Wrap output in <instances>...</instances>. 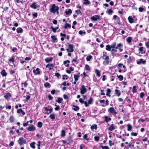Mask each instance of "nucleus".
<instances>
[{
    "mask_svg": "<svg viewBox=\"0 0 149 149\" xmlns=\"http://www.w3.org/2000/svg\"><path fill=\"white\" fill-rule=\"evenodd\" d=\"M59 9V8L58 6L54 4H52L50 7L49 11L51 13L53 14H55L56 13L57 15H58L59 14V12L58 11Z\"/></svg>",
    "mask_w": 149,
    "mask_h": 149,
    "instance_id": "f257e3e1",
    "label": "nucleus"
},
{
    "mask_svg": "<svg viewBox=\"0 0 149 149\" xmlns=\"http://www.w3.org/2000/svg\"><path fill=\"white\" fill-rule=\"evenodd\" d=\"M18 142L20 146H22L26 143V141L25 139L21 137L19 139Z\"/></svg>",
    "mask_w": 149,
    "mask_h": 149,
    "instance_id": "f03ea898",
    "label": "nucleus"
},
{
    "mask_svg": "<svg viewBox=\"0 0 149 149\" xmlns=\"http://www.w3.org/2000/svg\"><path fill=\"white\" fill-rule=\"evenodd\" d=\"M80 93L81 94H83L87 92V90L84 85H82L80 88Z\"/></svg>",
    "mask_w": 149,
    "mask_h": 149,
    "instance_id": "7ed1b4c3",
    "label": "nucleus"
},
{
    "mask_svg": "<svg viewBox=\"0 0 149 149\" xmlns=\"http://www.w3.org/2000/svg\"><path fill=\"white\" fill-rule=\"evenodd\" d=\"M27 129L29 131H33L36 130V128L33 125H32L30 127H27Z\"/></svg>",
    "mask_w": 149,
    "mask_h": 149,
    "instance_id": "20e7f679",
    "label": "nucleus"
},
{
    "mask_svg": "<svg viewBox=\"0 0 149 149\" xmlns=\"http://www.w3.org/2000/svg\"><path fill=\"white\" fill-rule=\"evenodd\" d=\"M108 111L109 112L112 113L116 114L117 113L116 110L112 107H110L108 110Z\"/></svg>",
    "mask_w": 149,
    "mask_h": 149,
    "instance_id": "39448f33",
    "label": "nucleus"
},
{
    "mask_svg": "<svg viewBox=\"0 0 149 149\" xmlns=\"http://www.w3.org/2000/svg\"><path fill=\"white\" fill-rule=\"evenodd\" d=\"M73 47L72 45L71 44H69L68 45V48L66 50L68 52H72L73 51L74 49H73Z\"/></svg>",
    "mask_w": 149,
    "mask_h": 149,
    "instance_id": "423d86ee",
    "label": "nucleus"
},
{
    "mask_svg": "<svg viewBox=\"0 0 149 149\" xmlns=\"http://www.w3.org/2000/svg\"><path fill=\"white\" fill-rule=\"evenodd\" d=\"M91 19L93 21H97L100 19V17L99 15H95L91 17Z\"/></svg>",
    "mask_w": 149,
    "mask_h": 149,
    "instance_id": "0eeeda50",
    "label": "nucleus"
},
{
    "mask_svg": "<svg viewBox=\"0 0 149 149\" xmlns=\"http://www.w3.org/2000/svg\"><path fill=\"white\" fill-rule=\"evenodd\" d=\"M146 61L144 60L143 59L141 58L137 61L136 62L138 64H144Z\"/></svg>",
    "mask_w": 149,
    "mask_h": 149,
    "instance_id": "6e6552de",
    "label": "nucleus"
},
{
    "mask_svg": "<svg viewBox=\"0 0 149 149\" xmlns=\"http://www.w3.org/2000/svg\"><path fill=\"white\" fill-rule=\"evenodd\" d=\"M33 72L36 75L39 74H40V69L38 68H37L36 70H33Z\"/></svg>",
    "mask_w": 149,
    "mask_h": 149,
    "instance_id": "1a4fd4ad",
    "label": "nucleus"
},
{
    "mask_svg": "<svg viewBox=\"0 0 149 149\" xmlns=\"http://www.w3.org/2000/svg\"><path fill=\"white\" fill-rule=\"evenodd\" d=\"M30 7L34 9H36L38 7H39L38 5L36 4L35 2L33 3L32 4L30 5Z\"/></svg>",
    "mask_w": 149,
    "mask_h": 149,
    "instance_id": "9d476101",
    "label": "nucleus"
},
{
    "mask_svg": "<svg viewBox=\"0 0 149 149\" xmlns=\"http://www.w3.org/2000/svg\"><path fill=\"white\" fill-rule=\"evenodd\" d=\"M128 20L129 22L131 24L132 23L134 22V19L131 16H130L128 17Z\"/></svg>",
    "mask_w": 149,
    "mask_h": 149,
    "instance_id": "9b49d317",
    "label": "nucleus"
},
{
    "mask_svg": "<svg viewBox=\"0 0 149 149\" xmlns=\"http://www.w3.org/2000/svg\"><path fill=\"white\" fill-rule=\"evenodd\" d=\"M121 46V43H119L116 46L115 48L116 49H118L120 50V52H121L123 51V49H121L120 47Z\"/></svg>",
    "mask_w": 149,
    "mask_h": 149,
    "instance_id": "f8f14e48",
    "label": "nucleus"
},
{
    "mask_svg": "<svg viewBox=\"0 0 149 149\" xmlns=\"http://www.w3.org/2000/svg\"><path fill=\"white\" fill-rule=\"evenodd\" d=\"M17 112L18 113H21L23 115H24L25 114V112L23 111L22 109H20L17 110Z\"/></svg>",
    "mask_w": 149,
    "mask_h": 149,
    "instance_id": "ddd939ff",
    "label": "nucleus"
},
{
    "mask_svg": "<svg viewBox=\"0 0 149 149\" xmlns=\"http://www.w3.org/2000/svg\"><path fill=\"white\" fill-rule=\"evenodd\" d=\"M1 74L3 76H6L7 75V73L5 70H3L1 72Z\"/></svg>",
    "mask_w": 149,
    "mask_h": 149,
    "instance_id": "4468645a",
    "label": "nucleus"
},
{
    "mask_svg": "<svg viewBox=\"0 0 149 149\" xmlns=\"http://www.w3.org/2000/svg\"><path fill=\"white\" fill-rule=\"evenodd\" d=\"M53 58L51 57L50 58H47L45 59V61L46 63H48L52 61Z\"/></svg>",
    "mask_w": 149,
    "mask_h": 149,
    "instance_id": "2eb2a0df",
    "label": "nucleus"
},
{
    "mask_svg": "<svg viewBox=\"0 0 149 149\" xmlns=\"http://www.w3.org/2000/svg\"><path fill=\"white\" fill-rule=\"evenodd\" d=\"M35 144L36 143L34 142H33L31 143L30 144L31 147L33 149H34L36 147L35 146Z\"/></svg>",
    "mask_w": 149,
    "mask_h": 149,
    "instance_id": "dca6fc26",
    "label": "nucleus"
},
{
    "mask_svg": "<svg viewBox=\"0 0 149 149\" xmlns=\"http://www.w3.org/2000/svg\"><path fill=\"white\" fill-rule=\"evenodd\" d=\"M111 90H110L109 88L108 89L107 91V93H106V95L107 96L110 97L111 96L110 94L111 93Z\"/></svg>",
    "mask_w": 149,
    "mask_h": 149,
    "instance_id": "f3484780",
    "label": "nucleus"
},
{
    "mask_svg": "<svg viewBox=\"0 0 149 149\" xmlns=\"http://www.w3.org/2000/svg\"><path fill=\"white\" fill-rule=\"evenodd\" d=\"M22 31L23 30L21 28L19 27L17 28V33H21L22 32Z\"/></svg>",
    "mask_w": 149,
    "mask_h": 149,
    "instance_id": "a211bd4d",
    "label": "nucleus"
},
{
    "mask_svg": "<svg viewBox=\"0 0 149 149\" xmlns=\"http://www.w3.org/2000/svg\"><path fill=\"white\" fill-rule=\"evenodd\" d=\"M11 96V94L10 93H7L4 96V97L6 99H7L9 97H10Z\"/></svg>",
    "mask_w": 149,
    "mask_h": 149,
    "instance_id": "6ab92c4d",
    "label": "nucleus"
},
{
    "mask_svg": "<svg viewBox=\"0 0 149 149\" xmlns=\"http://www.w3.org/2000/svg\"><path fill=\"white\" fill-rule=\"evenodd\" d=\"M73 107H74V108L73 109V110L74 111H77L79 109V108L78 106L74 105Z\"/></svg>",
    "mask_w": 149,
    "mask_h": 149,
    "instance_id": "aec40b11",
    "label": "nucleus"
},
{
    "mask_svg": "<svg viewBox=\"0 0 149 149\" xmlns=\"http://www.w3.org/2000/svg\"><path fill=\"white\" fill-rule=\"evenodd\" d=\"M109 60H105V61H104L103 62V64L105 65H107L108 64H109Z\"/></svg>",
    "mask_w": 149,
    "mask_h": 149,
    "instance_id": "412c9836",
    "label": "nucleus"
},
{
    "mask_svg": "<svg viewBox=\"0 0 149 149\" xmlns=\"http://www.w3.org/2000/svg\"><path fill=\"white\" fill-rule=\"evenodd\" d=\"M102 58L103 59L105 60H107L109 59V57L108 56L104 54H103Z\"/></svg>",
    "mask_w": 149,
    "mask_h": 149,
    "instance_id": "4be33fe9",
    "label": "nucleus"
},
{
    "mask_svg": "<svg viewBox=\"0 0 149 149\" xmlns=\"http://www.w3.org/2000/svg\"><path fill=\"white\" fill-rule=\"evenodd\" d=\"M79 77V75H76L75 74L74 75V77L75 81H77L78 80V78Z\"/></svg>",
    "mask_w": 149,
    "mask_h": 149,
    "instance_id": "5701e85b",
    "label": "nucleus"
},
{
    "mask_svg": "<svg viewBox=\"0 0 149 149\" xmlns=\"http://www.w3.org/2000/svg\"><path fill=\"white\" fill-rule=\"evenodd\" d=\"M114 129L115 128L113 124H111L109 128V130L110 131H112L114 130Z\"/></svg>",
    "mask_w": 149,
    "mask_h": 149,
    "instance_id": "b1692460",
    "label": "nucleus"
},
{
    "mask_svg": "<svg viewBox=\"0 0 149 149\" xmlns=\"http://www.w3.org/2000/svg\"><path fill=\"white\" fill-rule=\"evenodd\" d=\"M42 123L41 122H38L37 123V126L38 127L41 128L42 127Z\"/></svg>",
    "mask_w": 149,
    "mask_h": 149,
    "instance_id": "393cba45",
    "label": "nucleus"
},
{
    "mask_svg": "<svg viewBox=\"0 0 149 149\" xmlns=\"http://www.w3.org/2000/svg\"><path fill=\"white\" fill-rule=\"evenodd\" d=\"M95 72L96 73L98 77H100L101 74H100V72L98 69H96L95 70Z\"/></svg>",
    "mask_w": 149,
    "mask_h": 149,
    "instance_id": "a878e982",
    "label": "nucleus"
},
{
    "mask_svg": "<svg viewBox=\"0 0 149 149\" xmlns=\"http://www.w3.org/2000/svg\"><path fill=\"white\" fill-rule=\"evenodd\" d=\"M115 92L116 94H117V95L118 97L120 95V92L118 90L116 89L115 90Z\"/></svg>",
    "mask_w": 149,
    "mask_h": 149,
    "instance_id": "bb28decb",
    "label": "nucleus"
},
{
    "mask_svg": "<svg viewBox=\"0 0 149 149\" xmlns=\"http://www.w3.org/2000/svg\"><path fill=\"white\" fill-rule=\"evenodd\" d=\"M71 25L70 24H69L68 23H66L65 24V25L64 26V28L65 29H66L68 27H69V28H70L71 27Z\"/></svg>",
    "mask_w": 149,
    "mask_h": 149,
    "instance_id": "cd10ccee",
    "label": "nucleus"
},
{
    "mask_svg": "<svg viewBox=\"0 0 149 149\" xmlns=\"http://www.w3.org/2000/svg\"><path fill=\"white\" fill-rule=\"evenodd\" d=\"M111 47L109 45H108L106 46V49L110 51L111 50Z\"/></svg>",
    "mask_w": 149,
    "mask_h": 149,
    "instance_id": "c85d7f7f",
    "label": "nucleus"
},
{
    "mask_svg": "<svg viewBox=\"0 0 149 149\" xmlns=\"http://www.w3.org/2000/svg\"><path fill=\"white\" fill-rule=\"evenodd\" d=\"M65 12L66 14L68 15L69 14V13L71 14L72 13V11L71 9H69L68 11H66Z\"/></svg>",
    "mask_w": 149,
    "mask_h": 149,
    "instance_id": "c756f323",
    "label": "nucleus"
},
{
    "mask_svg": "<svg viewBox=\"0 0 149 149\" xmlns=\"http://www.w3.org/2000/svg\"><path fill=\"white\" fill-rule=\"evenodd\" d=\"M84 2L83 4L85 5L88 4L90 3V2L88 0H84Z\"/></svg>",
    "mask_w": 149,
    "mask_h": 149,
    "instance_id": "7c9ffc66",
    "label": "nucleus"
},
{
    "mask_svg": "<svg viewBox=\"0 0 149 149\" xmlns=\"http://www.w3.org/2000/svg\"><path fill=\"white\" fill-rule=\"evenodd\" d=\"M118 77L120 81H122L123 80V77L122 75H117V76Z\"/></svg>",
    "mask_w": 149,
    "mask_h": 149,
    "instance_id": "2f4dec72",
    "label": "nucleus"
},
{
    "mask_svg": "<svg viewBox=\"0 0 149 149\" xmlns=\"http://www.w3.org/2000/svg\"><path fill=\"white\" fill-rule=\"evenodd\" d=\"M49 117L52 119L54 120L55 118V116L54 114H52L49 116Z\"/></svg>",
    "mask_w": 149,
    "mask_h": 149,
    "instance_id": "473e14b6",
    "label": "nucleus"
},
{
    "mask_svg": "<svg viewBox=\"0 0 149 149\" xmlns=\"http://www.w3.org/2000/svg\"><path fill=\"white\" fill-rule=\"evenodd\" d=\"M97 125H94L91 126V129H97Z\"/></svg>",
    "mask_w": 149,
    "mask_h": 149,
    "instance_id": "72a5a7b5",
    "label": "nucleus"
},
{
    "mask_svg": "<svg viewBox=\"0 0 149 149\" xmlns=\"http://www.w3.org/2000/svg\"><path fill=\"white\" fill-rule=\"evenodd\" d=\"M65 131L64 130H62L61 131V136L63 137L65 136Z\"/></svg>",
    "mask_w": 149,
    "mask_h": 149,
    "instance_id": "f704fd0d",
    "label": "nucleus"
},
{
    "mask_svg": "<svg viewBox=\"0 0 149 149\" xmlns=\"http://www.w3.org/2000/svg\"><path fill=\"white\" fill-rule=\"evenodd\" d=\"M126 40L128 43H130L131 42L132 38L129 37L127 38Z\"/></svg>",
    "mask_w": 149,
    "mask_h": 149,
    "instance_id": "c9c22d12",
    "label": "nucleus"
},
{
    "mask_svg": "<svg viewBox=\"0 0 149 149\" xmlns=\"http://www.w3.org/2000/svg\"><path fill=\"white\" fill-rule=\"evenodd\" d=\"M83 138L87 141H88L89 140V139L88 138V136L87 134H85L83 136Z\"/></svg>",
    "mask_w": 149,
    "mask_h": 149,
    "instance_id": "e433bc0d",
    "label": "nucleus"
},
{
    "mask_svg": "<svg viewBox=\"0 0 149 149\" xmlns=\"http://www.w3.org/2000/svg\"><path fill=\"white\" fill-rule=\"evenodd\" d=\"M136 87L135 86H133L132 88V92L133 93H135L136 92Z\"/></svg>",
    "mask_w": 149,
    "mask_h": 149,
    "instance_id": "4c0bfd02",
    "label": "nucleus"
},
{
    "mask_svg": "<svg viewBox=\"0 0 149 149\" xmlns=\"http://www.w3.org/2000/svg\"><path fill=\"white\" fill-rule=\"evenodd\" d=\"M92 58V56H87L86 58V60L87 61H89Z\"/></svg>",
    "mask_w": 149,
    "mask_h": 149,
    "instance_id": "58836bf2",
    "label": "nucleus"
},
{
    "mask_svg": "<svg viewBox=\"0 0 149 149\" xmlns=\"http://www.w3.org/2000/svg\"><path fill=\"white\" fill-rule=\"evenodd\" d=\"M127 130L128 131H130L131 130L132 127L131 125L129 124H128L127 125Z\"/></svg>",
    "mask_w": 149,
    "mask_h": 149,
    "instance_id": "ea45409f",
    "label": "nucleus"
},
{
    "mask_svg": "<svg viewBox=\"0 0 149 149\" xmlns=\"http://www.w3.org/2000/svg\"><path fill=\"white\" fill-rule=\"evenodd\" d=\"M63 100L62 98H58V100H56V102H58L59 103H60Z\"/></svg>",
    "mask_w": 149,
    "mask_h": 149,
    "instance_id": "a19ab883",
    "label": "nucleus"
},
{
    "mask_svg": "<svg viewBox=\"0 0 149 149\" xmlns=\"http://www.w3.org/2000/svg\"><path fill=\"white\" fill-rule=\"evenodd\" d=\"M85 68L86 70H90L89 68V66L88 65H85Z\"/></svg>",
    "mask_w": 149,
    "mask_h": 149,
    "instance_id": "79ce46f5",
    "label": "nucleus"
},
{
    "mask_svg": "<svg viewBox=\"0 0 149 149\" xmlns=\"http://www.w3.org/2000/svg\"><path fill=\"white\" fill-rule=\"evenodd\" d=\"M105 120L106 121L108 122L111 120V119L110 118H108L107 116L105 117Z\"/></svg>",
    "mask_w": 149,
    "mask_h": 149,
    "instance_id": "37998d69",
    "label": "nucleus"
},
{
    "mask_svg": "<svg viewBox=\"0 0 149 149\" xmlns=\"http://www.w3.org/2000/svg\"><path fill=\"white\" fill-rule=\"evenodd\" d=\"M52 39L54 41H56L57 40V38L55 36H52L51 37Z\"/></svg>",
    "mask_w": 149,
    "mask_h": 149,
    "instance_id": "c03bdc74",
    "label": "nucleus"
},
{
    "mask_svg": "<svg viewBox=\"0 0 149 149\" xmlns=\"http://www.w3.org/2000/svg\"><path fill=\"white\" fill-rule=\"evenodd\" d=\"M93 100V99L91 97H90L89 99L88 100V103L89 104H91V102H92Z\"/></svg>",
    "mask_w": 149,
    "mask_h": 149,
    "instance_id": "a18cd8bd",
    "label": "nucleus"
},
{
    "mask_svg": "<svg viewBox=\"0 0 149 149\" xmlns=\"http://www.w3.org/2000/svg\"><path fill=\"white\" fill-rule=\"evenodd\" d=\"M116 45V44L115 43H113V44H112L110 46V47H111V48H115Z\"/></svg>",
    "mask_w": 149,
    "mask_h": 149,
    "instance_id": "49530a36",
    "label": "nucleus"
},
{
    "mask_svg": "<svg viewBox=\"0 0 149 149\" xmlns=\"http://www.w3.org/2000/svg\"><path fill=\"white\" fill-rule=\"evenodd\" d=\"M102 148L103 149H109V147L107 146H101Z\"/></svg>",
    "mask_w": 149,
    "mask_h": 149,
    "instance_id": "de8ad7c7",
    "label": "nucleus"
},
{
    "mask_svg": "<svg viewBox=\"0 0 149 149\" xmlns=\"http://www.w3.org/2000/svg\"><path fill=\"white\" fill-rule=\"evenodd\" d=\"M111 52L112 54H113L115 53V52H117V50L114 49H113L111 51Z\"/></svg>",
    "mask_w": 149,
    "mask_h": 149,
    "instance_id": "09e8293b",
    "label": "nucleus"
},
{
    "mask_svg": "<svg viewBox=\"0 0 149 149\" xmlns=\"http://www.w3.org/2000/svg\"><path fill=\"white\" fill-rule=\"evenodd\" d=\"M144 96V93L142 92L140 93V98H142Z\"/></svg>",
    "mask_w": 149,
    "mask_h": 149,
    "instance_id": "8fccbe9b",
    "label": "nucleus"
},
{
    "mask_svg": "<svg viewBox=\"0 0 149 149\" xmlns=\"http://www.w3.org/2000/svg\"><path fill=\"white\" fill-rule=\"evenodd\" d=\"M75 12L77 14H79L81 13V11L79 10H76Z\"/></svg>",
    "mask_w": 149,
    "mask_h": 149,
    "instance_id": "3c124183",
    "label": "nucleus"
},
{
    "mask_svg": "<svg viewBox=\"0 0 149 149\" xmlns=\"http://www.w3.org/2000/svg\"><path fill=\"white\" fill-rule=\"evenodd\" d=\"M131 135L132 136H136L137 135V134L136 132H132L131 133Z\"/></svg>",
    "mask_w": 149,
    "mask_h": 149,
    "instance_id": "603ef678",
    "label": "nucleus"
},
{
    "mask_svg": "<svg viewBox=\"0 0 149 149\" xmlns=\"http://www.w3.org/2000/svg\"><path fill=\"white\" fill-rule=\"evenodd\" d=\"M44 85L45 86L47 87L49 86L50 84L48 82H46L44 84Z\"/></svg>",
    "mask_w": 149,
    "mask_h": 149,
    "instance_id": "864d4df0",
    "label": "nucleus"
},
{
    "mask_svg": "<svg viewBox=\"0 0 149 149\" xmlns=\"http://www.w3.org/2000/svg\"><path fill=\"white\" fill-rule=\"evenodd\" d=\"M146 45L147 48H149V41L147 42L146 43Z\"/></svg>",
    "mask_w": 149,
    "mask_h": 149,
    "instance_id": "5fc2aeb1",
    "label": "nucleus"
},
{
    "mask_svg": "<svg viewBox=\"0 0 149 149\" xmlns=\"http://www.w3.org/2000/svg\"><path fill=\"white\" fill-rule=\"evenodd\" d=\"M51 29H52V31L54 32H56V29L55 28H54L52 26L51 28Z\"/></svg>",
    "mask_w": 149,
    "mask_h": 149,
    "instance_id": "6e6d98bb",
    "label": "nucleus"
},
{
    "mask_svg": "<svg viewBox=\"0 0 149 149\" xmlns=\"http://www.w3.org/2000/svg\"><path fill=\"white\" fill-rule=\"evenodd\" d=\"M94 139L96 141H99V138L98 136H95L94 137Z\"/></svg>",
    "mask_w": 149,
    "mask_h": 149,
    "instance_id": "4d7b16f0",
    "label": "nucleus"
},
{
    "mask_svg": "<svg viewBox=\"0 0 149 149\" xmlns=\"http://www.w3.org/2000/svg\"><path fill=\"white\" fill-rule=\"evenodd\" d=\"M144 9L142 7H140L139 8V10L140 12H142L143 11Z\"/></svg>",
    "mask_w": 149,
    "mask_h": 149,
    "instance_id": "13d9d810",
    "label": "nucleus"
},
{
    "mask_svg": "<svg viewBox=\"0 0 149 149\" xmlns=\"http://www.w3.org/2000/svg\"><path fill=\"white\" fill-rule=\"evenodd\" d=\"M10 120L11 122H13V121L14 118L13 116H11L10 118Z\"/></svg>",
    "mask_w": 149,
    "mask_h": 149,
    "instance_id": "bf43d9fd",
    "label": "nucleus"
},
{
    "mask_svg": "<svg viewBox=\"0 0 149 149\" xmlns=\"http://www.w3.org/2000/svg\"><path fill=\"white\" fill-rule=\"evenodd\" d=\"M68 78V77L67 76V75H64L63 76V79H67Z\"/></svg>",
    "mask_w": 149,
    "mask_h": 149,
    "instance_id": "052dcab7",
    "label": "nucleus"
},
{
    "mask_svg": "<svg viewBox=\"0 0 149 149\" xmlns=\"http://www.w3.org/2000/svg\"><path fill=\"white\" fill-rule=\"evenodd\" d=\"M10 61H11L13 62H14L15 61L13 57H12L9 60Z\"/></svg>",
    "mask_w": 149,
    "mask_h": 149,
    "instance_id": "680f3d73",
    "label": "nucleus"
},
{
    "mask_svg": "<svg viewBox=\"0 0 149 149\" xmlns=\"http://www.w3.org/2000/svg\"><path fill=\"white\" fill-rule=\"evenodd\" d=\"M109 142L110 146H111V145H114V143H112V142L111 141H109Z\"/></svg>",
    "mask_w": 149,
    "mask_h": 149,
    "instance_id": "e2e57ef3",
    "label": "nucleus"
},
{
    "mask_svg": "<svg viewBox=\"0 0 149 149\" xmlns=\"http://www.w3.org/2000/svg\"><path fill=\"white\" fill-rule=\"evenodd\" d=\"M48 97L49 100H52L53 99V97L52 96L50 95H49L48 96Z\"/></svg>",
    "mask_w": 149,
    "mask_h": 149,
    "instance_id": "0e129e2a",
    "label": "nucleus"
},
{
    "mask_svg": "<svg viewBox=\"0 0 149 149\" xmlns=\"http://www.w3.org/2000/svg\"><path fill=\"white\" fill-rule=\"evenodd\" d=\"M29 122L28 121L26 123H24L23 124V125L25 127L27 126Z\"/></svg>",
    "mask_w": 149,
    "mask_h": 149,
    "instance_id": "69168bd1",
    "label": "nucleus"
},
{
    "mask_svg": "<svg viewBox=\"0 0 149 149\" xmlns=\"http://www.w3.org/2000/svg\"><path fill=\"white\" fill-rule=\"evenodd\" d=\"M113 12V10L111 9H110L108 10V13L109 14H111Z\"/></svg>",
    "mask_w": 149,
    "mask_h": 149,
    "instance_id": "338daca9",
    "label": "nucleus"
},
{
    "mask_svg": "<svg viewBox=\"0 0 149 149\" xmlns=\"http://www.w3.org/2000/svg\"><path fill=\"white\" fill-rule=\"evenodd\" d=\"M25 59L26 61H29L31 59V58L29 57H26L25 58Z\"/></svg>",
    "mask_w": 149,
    "mask_h": 149,
    "instance_id": "774afa93",
    "label": "nucleus"
}]
</instances>
